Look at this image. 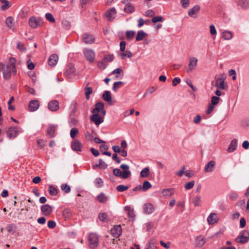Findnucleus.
<instances>
[{
  "mask_svg": "<svg viewBox=\"0 0 249 249\" xmlns=\"http://www.w3.org/2000/svg\"><path fill=\"white\" fill-rule=\"evenodd\" d=\"M6 26L10 29L14 30V19L12 17H9L5 20Z\"/></svg>",
  "mask_w": 249,
  "mask_h": 249,
  "instance_id": "obj_29",
  "label": "nucleus"
},
{
  "mask_svg": "<svg viewBox=\"0 0 249 249\" xmlns=\"http://www.w3.org/2000/svg\"><path fill=\"white\" fill-rule=\"evenodd\" d=\"M156 90V89L154 87H151V88H148L146 92H145L144 94L143 95V97H145L146 96H147L148 94H151L153 92H154L155 90Z\"/></svg>",
  "mask_w": 249,
  "mask_h": 249,
  "instance_id": "obj_53",
  "label": "nucleus"
},
{
  "mask_svg": "<svg viewBox=\"0 0 249 249\" xmlns=\"http://www.w3.org/2000/svg\"><path fill=\"white\" fill-rule=\"evenodd\" d=\"M19 131L17 127H10L7 131V134L9 138H14L19 133Z\"/></svg>",
  "mask_w": 249,
  "mask_h": 249,
  "instance_id": "obj_15",
  "label": "nucleus"
},
{
  "mask_svg": "<svg viewBox=\"0 0 249 249\" xmlns=\"http://www.w3.org/2000/svg\"><path fill=\"white\" fill-rule=\"evenodd\" d=\"M205 242L204 237L201 235L198 236L196 238V244L197 247H202L205 243Z\"/></svg>",
  "mask_w": 249,
  "mask_h": 249,
  "instance_id": "obj_31",
  "label": "nucleus"
},
{
  "mask_svg": "<svg viewBox=\"0 0 249 249\" xmlns=\"http://www.w3.org/2000/svg\"><path fill=\"white\" fill-rule=\"evenodd\" d=\"M128 189V187L124 185H120L116 187V190L118 192H124L127 190Z\"/></svg>",
  "mask_w": 249,
  "mask_h": 249,
  "instance_id": "obj_50",
  "label": "nucleus"
},
{
  "mask_svg": "<svg viewBox=\"0 0 249 249\" xmlns=\"http://www.w3.org/2000/svg\"><path fill=\"white\" fill-rule=\"evenodd\" d=\"M146 249H155V243L153 240L149 242Z\"/></svg>",
  "mask_w": 249,
  "mask_h": 249,
  "instance_id": "obj_64",
  "label": "nucleus"
},
{
  "mask_svg": "<svg viewBox=\"0 0 249 249\" xmlns=\"http://www.w3.org/2000/svg\"><path fill=\"white\" fill-rule=\"evenodd\" d=\"M42 214L45 216H49L53 212V207L49 204H44L40 208Z\"/></svg>",
  "mask_w": 249,
  "mask_h": 249,
  "instance_id": "obj_9",
  "label": "nucleus"
},
{
  "mask_svg": "<svg viewBox=\"0 0 249 249\" xmlns=\"http://www.w3.org/2000/svg\"><path fill=\"white\" fill-rule=\"evenodd\" d=\"M13 73V70L10 67L6 66L3 69V76L5 79H9L11 76V73Z\"/></svg>",
  "mask_w": 249,
  "mask_h": 249,
  "instance_id": "obj_13",
  "label": "nucleus"
},
{
  "mask_svg": "<svg viewBox=\"0 0 249 249\" xmlns=\"http://www.w3.org/2000/svg\"><path fill=\"white\" fill-rule=\"evenodd\" d=\"M197 59L196 57H191L189 58V63L188 66V68L187 69V72L189 73L194 71L196 66L197 63Z\"/></svg>",
  "mask_w": 249,
  "mask_h": 249,
  "instance_id": "obj_8",
  "label": "nucleus"
},
{
  "mask_svg": "<svg viewBox=\"0 0 249 249\" xmlns=\"http://www.w3.org/2000/svg\"><path fill=\"white\" fill-rule=\"evenodd\" d=\"M56 127V126L53 124L49 126L47 130V135L49 138H52L54 136Z\"/></svg>",
  "mask_w": 249,
  "mask_h": 249,
  "instance_id": "obj_26",
  "label": "nucleus"
},
{
  "mask_svg": "<svg viewBox=\"0 0 249 249\" xmlns=\"http://www.w3.org/2000/svg\"><path fill=\"white\" fill-rule=\"evenodd\" d=\"M162 194L165 197H169L173 194L174 190L172 188L164 189L162 190Z\"/></svg>",
  "mask_w": 249,
  "mask_h": 249,
  "instance_id": "obj_33",
  "label": "nucleus"
},
{
  "mask_svg": "<svg viewBox=\"0 0 249 249\" xmlns=\"http://www.w3.org/2000/svg\"><path fill=\"white\" fill-rule=\"evenodd\" d=\"M78 133V129L74 127V128H72L71 130L70 136L71 138L74 139Z\"/></svg>",
  "mask_w": 249,
  "mask_h": 249,
  "instance_id": "obj_48",
  "label": "nucleus"
},
{
  "mask_svg": "<svg viewBox=\"0 0 249 249\" xmlns=\"http://www.w3.org/2000/svg\"><path fill=\"white\" fill-rule=\"evenodd\" d=\"M152 187L150 183L148 181H145L143 182L142 186V190L143 191H146Z\"/></svg>",
  "mask_w": 249,
  "mask_h": 249,
  "instance_id": "obj_49",
  "label": "nucleus"
},
{
  "mask_svg": "<svg viewBox=\"0 0 249 249\" xmlns=\"http://www.w3.org/2000/svg\"><path fill=\"white\" fill-rule=\"evenodd\" d=\"M102 97L103 99L105 101L107 102L109 105H111L112 104V98L111 96V93L110 91L107 90L104 91Z\"/></svg>",
  "mask_w": 249,
  "mask_h": 249,
  "instance_id": "obj_25",
  "label": "nucleus"
},
{
  "mask_svg": "<svg viewBox=\"0 0 249 249\" xmlns=\"http://www.w3.org/2000/svg\"><path fill=\"white\" fill-rule=\"evenodd\" d=\"M98 217L99 219L103 222H107L109 220L107 214L105 213H100L98 215Z\"/></svg>",
  "mask_w": 249,
  "mask_h": 249,
  "instance_id": "obj_36",
  "label": "nucleus"
},
{
  "mask_svg": "<svg viewBox=\"0 0 249 249\" xmlns=\"http://www.w3.org/2000/svg\"><path fill=\"white\" fill-rule=\"evenodd\" d=\"M113 59L114 56L113 54H107L105 55L103 60L106 63H107L112 61Z\"/></svg>",
  "mask_w": 249,
  "mask_h": 249,
  "instance_id": "obj_44",
  "label": "nucleus"
},
{
  "mask_svg": "<svg viewBox=\"0 0 249 249\" xmlns=\"http://www.w3.org/2000/svg\"><path fill=\"white\" fill-rule=\"evenodd\" d=\"M88 241L89 242V247L91 249H94L98 245V236L95 233H90L88 236Z\"/></svg>",
  "mask_w": 249,
  "mask_h": 249,
  "instance_id": "obj_2",
  "label": "nucleus"
},
{
  "mask_svg": "<svg viewBox=\"0 0 249 249\" xmlns=\"http://www.w3.org/2000/svg\"><path fill=\"white\" fill-rule=\"evenodd\" d=\"M220 98L217 96H213L211 98V104L213 106L218 104Z\"/></svg>",
  "mask_w": 249,
  "mask_h": 249,
  "instance_id": "obj_52",
  "label": "nucleus"
},
{
  "mask_svg": "<svg viewBox=\"0 0 249 249\" xmlns=\"http://www.w3.org/2000/svg\"><path fill=\"white\" fill-rule=\"evenodd\" d=\"M124 11L126 13H132L134 11V7L131 4L125 5Z\"/></svg>",
  "mask_w": 249,
  "mask_h": 249,
  "instance_id": "obj_45",
  "label": "nucleus"
},
{
  "mask_svg": "<svg viewBox=\"0 0 249 249\" xmlns=\"http://www.w3.org/2000/svg\"><path fill=\"white\" fill-rule=\"evenodd\" d=\"M135 34V32L133 31H127L126 32V37L127 40H131Z\"/></svg>",
  "mask_w": 249,
  "mask_h": 249,
  "instance_id": "obj_43",
  "label": "nucleus"
},
{
  "mask_svg": "<svg viewBox=\"0 0 249 249\" xmlns=\"http://www.w3.org/2000/svg\"><path fill=\"white\" fill-rule=\"evenodd\" d=\"M82 40L86 44H91L94 42L95 38L93 35L85 33L82 36Z\"/></svg>",
  "mask_w": 249,
  "mask_h": 249,
  "instance_id": "obj_12",
  "label": "nucleus"
},
{
  "mask_svg": "<svg viewBox=\"0 0 249 249\" xmlns=\"http://www.w3.org/2000/svg\"><path fill=\"white\" fill-rule=\"evenodd\" d=\"M111 234L115 238H118L122 233V227L120 225H116L110 231Z\"/></svg>",
  "mask_w": 249,
  "mask_h": 249,
  "instance_id": "obj_10",
  "label": "nucleus"
},
{
  "mask_svg": "<svg viewBox=\"0 0 249 249\" xmlns=\"http://www.w3.org/2000/svg\"><path fill=\"white\" fill-rule=\"evenodd\" d=\"M124 209L127 212L128 219L130 220L134 221L135 219V214L133 209L130 206H127L124 207Z\"/></svg>",
  "mask_w": 249,
  "mask_h": 249,
  "instance_id": "obj_17",
  "label": "nucleus"
},
{
  "mask_svg": "<svg viewBox=\"0 0 249 249\" xmlns=\"http://www.w3.org/2000/svg\"><path fill=\"white\" fill-rule=\"evenodd\" d=\"M123 85L124 83L122 81L116 82L113 84L112 89L114 91H117L119 89H120L122 86H123Z\"/></svg>",
  "mask_w": 249,
  "mask_h": 249,
  "instance_id": "obj_39",
  "label": "nucleus"
},
{
  "mask_svg": "<svg viewBox=\"0 0 249 249\" xmlns=\"http://www.w3.org/2000/svg\"><path fill=\"white\" fill-rule=\"evenodd\" d=\"M62 26L66 29H69L71 27L70 22L67 20H63L62 22Z\"/></svg>",
  "mask_w": 249,
  "mask_h": 249,
  "instance_id": "obj_54",
  "label": "nucleus"
},
{
  "mask_svg": "<svg viewBox=\"0 0 249 249\" xmlns=\"http://www.w3.org/2000/svg\"><path fill=\"white\" fill-rule=\"evenodd\" d=\"M104 104L102 102H98L95 105V107L93 109L92 113L99 114L101 112V114L104 116L106 115V110L104 108Z\"/></svg>",
  "mask_w": 249,
  "mask_h": 249,
  "instance_id": "obj_5",
  "label": "nucleus"
},
{
  "mask_svg": "<svg viewBox=\"0 0 249 249\" xmlns=\"http://www.w3.org/2000/svg\"><path fill=\"white\" fill-rule=\"evenodd\" d=\"M61 189L66 193H69L71 191V187L67 184H63L61 186Z\"/></svg>",
  "mask_w": 249,
  "mask_h": 249,
  "instance_id": "obj_46",
  "label": "nucleus"
},
{
  "mask_svg": "<svg viewBox=\"0 0 249 249\" xmlns=\"http://www.w3.org/2000/svg\"><path fill=\"white\" fill-rule=\"evenodd\" d=\"M7 229L9 232H14L16 229V226L14 224H10L8 225Z\"/></svg>",
  "mask_w": 249,
  "mask_h": 249,
  "instance_id": "obj_61",
  "label": "nucleus"
},
{
  "mask_svg": "<svg viewBox=\"0 0 249 249\" xmlns=\"http://www.w3.org/2000/svg\"><path fill=\"white\" fill-rule=\"evenodd\" d=\"M17 63V60L16 58L14 57H11L9 59V64L7 65L6 66H8L11 68V69H13V73L16 74L17 72V70L16 69V64Z\"/></svg>",
  "mask_w": 249,
  "mask_h": 249,
  "instance_id": "obj_28",
  "label": "nucleus"
},
{
  "mask_svg": "<svg viewBox=\"0 0 249 249\" xmlns=\"http://www.w3.org/2000/svg\"><path fill=\"white\" fill-rule=\"evenodd\" d=\"M146 36V34L142 30L139 31L137 33V35L136 38L137 41H139L143 40Z\"/></svg>",
  "mask_w": 249,
  "mask_h": 249,
  "instance_id": "obj_32",
  "label": "nucleus"
},
{
  "mask_svg": "<svg viewBox=\"0 0 249 249\" xmlns=\"http://www.w3.org/2000/svg\"><path fill=\"white\" fill-rule=\"evenodd\" d=\"M223 76L224 75H222L221 77H218L215 81V87L220 89H226L228 87Z\"/></svg>",
  "mask_w": 249,
  "mask_h": 249,
  "instance_id": "obj_7",
  "label": "nucleus"
},
{
  "mask_svg": "<svg viewBox=\"0 0 249 249\" xmlns=\"http://www.w3.org/2000/svg\"><path fill=\"white\" fill-rule=\"evenodd\" d=\"M222 36L226 40H230L232 37V35L231 32L225 31L222 33Z\"/></svg>",
  "mask_w": 249,
  "mask_h": 249,
  "instance_id": "obj_38",
  "label": "nucleus"
},
{
  "mask_svg": "<svg viewBox=\"0 0 249 249\" xmlns=\"http://www.w3.org/2000/svg\"><path fill=\"white\" fill-rule=\"evenodd\" d=\"M84 55L86 59L89 62H92L95 58V53L93 51L90 49H85L83 51Z\"/></svg>",
  "mask_w": 249,
  "mask_h": 249,
  "instance_id": "obj_6",
  "label": "nucleus"
},
{
  "mask_svg": "<svg viewBox=\"0 0 249 249\" xmlns=\"http://www.w3.org/2000/svg\"><path fill=\"white\" fill-rule=\"evenodd\" d=\"M97 66L100 69H105L107 67V63L103 60L98 62Z\"/></svg>",
  "mask_w": 249,
  "mask_h": 249,
  "instance_id": "obj_56",
  "label": "nucleus"
},
{
  "mask_svg": "<svg viewBox=\"0 0 249 249\" xmlns=\"http://www.w3.org/2000/svg\"><path fill=\"white\" fill-rule=\"evenodd\" d=\"M85 137L86 140L89 141H91L93 139V136L89 132H87L86 133Z\"/></svg>",
  "mask_w": 249,
  "mask_h": 249,
  "instance_id": "obj_63",
  "label": "nucleus"
},
{
  "mask_svg": "<svg viewBox=\"0 0 249 249\" xmlns=\"http://www.w3.org/2000/svg\"><path fill=\"white\" fill-rule=\"evenodd\" d=\"M237 146V140L236 139H233L231 141V143L230 144L229 147L228 148V152L229 153H231L233 152L236 149Z\"/></svg>",
  "mask_w": 249,
  "mask_h": 249,
  "instance_id": "obj_27",
  "label": "nucleus"
},
{
  "mask_svg": "<svg viewBox=\"0 0 249 249\" xmlns=\"http://www.w3.org/2000/svg\"><path fill=\"white\" fill-rule=\"evenodd\" d=\"M181 6L183 8L188 7L190 4V0H180Z\"/></svg>",
  "mask_w": 249,
  "mask_h": 249,
  "instance_id": "obj_57",
  "label": "nucleus"
},
{
  "mask_svg": "<svg viewBox=\"0 0 249 249\" xmlns=\"http://www.w3.org/2000/svg\"><path fill=\"white\" fill-rule=\"evenodd\" d=\"M238 4L244 8L249 7V0H239Z\"/></svg>",
  "mask_w": 249,
  "mask_h": 249,
  "instance_id": "obj_41",
  "label": "nucleus"
},
{
  "mask_svg": "<svg viewBox=\"0 0 249 249\" xmlns=\"http://www.w3.org/2000/svg\"><path fill=\"white\" fill-rule=\"evenodd\" d=\"M155 210V207L151 203H146L143 206L144 213L146 214H151Z\"/></svg>",
  "mask_w": 249,
  "mask_h": 249,
  "instance_id": "obj_20",
  "label": "nucleus"
},
{
  "mask_svg": "<svg viewBox=\"0 0 249 249\" xmlns=\"http://www.w3.org/2000/svg\"><path fill=\"white\" fill-rule=\"evenodd\" d=\"M14 101V97L13 96H12L10 100H9L8 102V109L9 110H14L15 109V107L14 106H11L12 103Z\"/></svg>",
  "mask_w": 249,
  "mask_h": 249,
  "instance_id": "obj_55",
  "label": "nucleus"
},
{
  "mask_svg": "<svg viewBox=\"0 0 249 249\" xmlns=\"http://www.w3.org/2000/svg\"><path fill=\"white\" fill-rule=\"evenodd\" d=\"M249 240V232L248 231L244 230L240 235L235 239L237 243L244 244L247 243Z\"/></svg>",
  "mask_w": 249,
  "mask_h": 249,
  "instance_id": "obj_3",
  "label": "nucleus"
},
{
  "mask_svg": "<svg viewBox=\"0 0 249 249\" xmlns=\"http://www.w3.org/2000/svg\"><path fill=\"white\" fill-rule=\"evenodd\" d=\"M194 185H195L194 181H191L188 182L185 184V188L186 190H190V189H192V188H193Z\"/></svg>",
  "mask_w": 249,
  "mask_h": 249,
  "instance_id": "obj_51",
  "label": "nucleus"
},
{
  "mask_svg": "<svg viewBox=\"0 0 249 249\" xmlns=\"http://www.w3.org/2000/svg\"><path fill=\"white\" fill-rule=\"evenodd\" d=\"M91 120L95 124L99 125L103 122V118L99 116V114L93 113L91 117Z\"/></svg>",
  "mask_w": 249,
  "mask_h": 249,
  "instance_id": "obj_21",
  "label": "nucleus"
},
{
  "mask_svg": "<svg viewBox=\"0 0 249 249\" xmlns=\"http://www.w3.org/2000/svg\"><path fill=\"white\" fill-rule=\"evenodd\" d=\"M116 11L115 8L112 7L107 11L105 16L109 21H112L115 17Z\"/></svg>",
  "mask_w": 249,
  "mask_h": 249,
  "instance_id": "obj_11",
  "label": "nucleus"
},
{
  "mask_svg": "<svg viewBox=\"0 0 249 249\" xmlns=\"http://www.w3.org/2000/svg\"><path fill=\"white\" fill-rule=\"evenodd\" d=\"M45 18L50 22H55V19L52 14L49 13H46L45 15Z\"/></svg>",
  "mask_w": 249,
  "mask_h": 249,
  "instance_id": "obj_47",
  "label": "nucleus"
},
{
  "mask_svg": "<svg viewBox=\"0 0 249 249\" xmlns=\"http://www.w3.org/2000/svg\"><path fill=\"white\" fill-rule=\"evenodd\" d=\"M71 146L73 151L77 152L81 151L82 147L81 143L77 140L72 142Z\"/></svg>",
  "mask_w": 249,
  "mask_h": 249,
  "instance_id": "obj_19",
  "label": "nucleus"
},
{
  "mask_svg": "<svg viewBox=\"0 0 249 249\" xmlns=\"http://www.w3.org/2000/svg\"><path fill=\"white\" fill-rule=\"evenodd\" d=\"M218 217L215 213H211L207 218V221L209 225H213L218 221Z\"/></svg>",
  "mask_w": 249,
  "mask_h": 249,
  "instance_id": "obj_14",
  "label": "nucleus"
},
{
  "mask_svg": "<svg viewBox=\"0 0 249 249\" xmlns=\"http://www.w3.org/2000/svg\"><path fill=\"white\" fill-rule=\"evenodd\" d=\"M210 30L212 35H216V30L215 29L214 26L213 24H212L210 26Z\"/></svg>",
  "mask_w": 249,
  "mask_h": 249,
  "instance_id": "obj_62",
  "label": "nucleus"
},
{
  "mask_svg": "<svg viewBox=\"0 0 249 249\" xmlns=\"http://www.w3.org/2000/svg\"><path fill=\"white\" fill-rule=\"evenodd\" d=\"M42 23V21L40 18L34 16L30 17L28 21L29 26L32 28H36L41 26Z\"/></svg>",
  "mask_w": 249,
  "mask_h": 249,
  "instance_id": "obj_4",
  "label": "nucleus"
},
{
  "mask_svg": "<svg viewBox=\"0 0 249 249\" xmlns=\"http://www.w3.org/2000/svg\"><path fill=\"white\" fill-rule=\"evenodd\" d=\"M215 165V161L213 160H211L205 165L204 172L206 173L212 172L213 170Z\"/></svg>",
  "mask_w": 249,
  "mask_h": 249,
  "instance_id": "obj_23",
  "label": "nucleus"
},
{
  "mask_svg": "<svg viewBox=\"0 0 249 249\" xmlns=\"http://www.w3.org/2000/svg\"><path fill=\"white\" fill-rule=\"evenodd\" d=\"M95 184L97 187H101L103 185V181L101 178H97L95 180Z\"/></svg>",
  "mask_w": 249,
  "mask_h": 249,
  "instance_id": "obj_60",
  "label": "nucleus"
},
{
  "mask_svg": "<svg viewBox=\"0 0 249 249\" xmlns=\"http://www.w3.org/2000/svg\"><path fill=\"white\" fill-rule=\"evenodd\" d=\"M151 20L152 22L156 23L157 22H162L163 21V19L160 16H156L153 18Z\"/></svg>",
  "mask_w": 249,
  "mask_h": 249,
  "instance_id": "obj_58",
  "label": "nucleus"
},
{
  "mask_svg": "<svg viewBox=\"0 0 249 249\" xmlns=\"http://www.w3.org/2000/svg\"><path fill=\"white\" fill-rule=\"evenodd\" d=\"M199 6L196 5L189 10L188 15L191 17L196 18V14L199 11Z\"/></svg>",
  "mask_w": 249,
  "mask_h": 249,
  "instance_id": "obj_24",
  "label": "nucleus"
},
{
  "mask_svg": "<svg viewBox=\"0 0 249 249\" xmlns=\"http://www.w3.org/2000/svg\"><path fill=\"white\" fill-rule=\"evenodd\" d=\"M120 53L119 55L122 59H124L126 57L130 58L132 56V53L129 51H126L125 52H122Z\"/></svg>",
  "mask_w": 249,
  "mask_h": 249,
  "instance_id": "obj_35",
  "label": "nucleus"
},
{
  "mask_svg": "<svg viewBox=\"0 0 249 249\" xmlns=\"http://www.w3.org/2000/svg\"><path fill=\"white\" fill-rule=\"evenodd\" d=\"M49 193L51 196H56L58 193L57 189L52 185L49 186Z\"/></svg>",
  "mask_w": 249,
  "mask_h": 249,
  "instance_id": "obj_37",
  "label": "nucleus"
},
{
  "mask_svg": "<svg viewBox=\"0 0 249 249\" xmlns=\"http://www.w3.org/2000/svg\"><path fill=\"white\" fill-rule=\"evenodd\" d=\"M39 107V104L37 100H31L29 104V109L30 111H35Z\"/></svg>",
  "mask_w": 249,
  "mask_h": 249,
  "instance_id": "obj_16",
  "label": "nucleus"
},
{
  "mask_svg": "<svg viewBox=\"0 0 249 249\" xmlns=\"http://www.w3.org/2000/svg\"><path fill=\"white\" fill-rule=\"evenodd\" d=\"M238 195L235 192H231L230 194V198L231 200H235L238 198Z\"/></svg>",
  "mask_w": 249,
  "mask_h": 249,
  "instance_id": "obj_59",
  "label": "nucleus"
},
{
  "mask_svg": "<svg viewBox=\"0 0 249 249\" xmlns=\"http://www.w3.org/2000/svg\"><path fill=\"white\" fill-rule=\"evenodd\" d=\"M96 199L100 203H105L108 200V197L104 193H101L96 197Z\"/></svg>",
  "mask_w": 249,
  "mask_h": 249,
  "instance_id": "obj_30",
  "label": "nucleus"
},
{
  "mask_svg": "<svg viewBox=\"0 0 249 249\" xmlns=\"http://www.w3.org/2000/svg\"><path fill=\"white\" fill-rule=\"evenodd\" d=\"M59 107V103L56 100H52L48 104V108L52 111H57Z\"/></svg>",
  "mask_w": 249,
  "mask_h": 249,
  "instance_id": "obj_18",
  "label": "nucleus"
},
{
  "mask_svg": "<svg viewBox=\"0 0 249 249\" xmlns=\"http://www.w3.org/2000/svg\"><path fill=\"white\" fill-rule=\"evenodd\" d=\"M85 97L87 100H89V95L92 92V89L90 87H86L85 89Z\"/></svg>",
  "mask_w": 249,
  "mask_h": 249,
  "instance_id": "obj_40",
  "label": "nucleus"
},
{
  "mask_svg": "<svg viewBox=\"0 0 249 249\" xmlns=\"http://www.w3.org/2000/svg\"><path fill=\"white\" fill-rule=\"evenodd\" d=\"M120 168L123 170L122 172L120 169L115 168L113 170V174L116 177L126 179L131 176V172L129 170V166L128 165L123 164L121 165Z\"/></svg>",
  "mask_w": 249,
  "mask_h": 249,
  "instance_id": "obj_1",
  "label": "nucleus"
},
{
  "mask_svg": "<svg viewBox=\"0 0 249 249\" xmlns=\"http://www.w3.org/2000/svg\"><path fill=\"white\" fill-rule=\"evenodd\" d=\"M192 202L196 207L200 206L201 204V196H197L194 197L192 199Z\"/></svg>",
  "mask_w": 249,
  "mask_h": 249,
  "instance_id": "obj_34",
  "label": "nucleus"
},
{
  "mask_svg": "<svg viewBox=\"0 0 249 249\" xmlns=\"http://www.w3.org/2000/svg\"><path fill=\"white\" fill-rule=\"evenodd\" d=\"M150 171L148 168L146 167L144 168L141 172V176L142 178H146L149 175Z\"/></svg>",
  "mask_w": 249,
  "mask_h": 249,
  "instance_id": "obj_42",
  "label": "nucleus"
},
{
  "mask_svg": "<svg viewBox=\"0 0 249 249\" xmlns=\"http://www.w3.org/2000/svg\"><path fill=\"white\" fill-rule=\"evenodd\" d=\"M58 60V56L55 54H52L49 58L48 64L51 66H55Z\"/></svg>",
  "mask_w": 249,
  "mask_h": 249,
  "instance_id": "obj_22",
  "label": "nucleus"
}]
</instances>
